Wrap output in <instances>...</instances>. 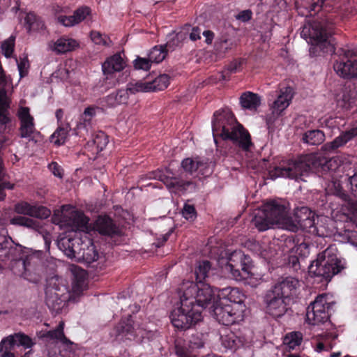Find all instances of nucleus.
<instances>
[{
  "label": "nucleus",
  "instance_id": "obj_27",
  "mask_svg": "<svg viewBox=\"0 0 357 357\" xmlns=\"http://www.w3.org/2000/svg\"><path fill=\"white\" fill-rule=\"evenodd\" d=\"M132 93H134L133 84L130 83L126 89H119L116 93H112L105 97L103 105L114 107L118 105L126 103L129 94Z\"/></svg>",
  "mask_w": 357,
  "mask_h": 357
},
{
  "label": "nucleus",
  "instance_id": "obj_64",
  "mask_svg": "<svg viewBox=\"0 0 357 357\" xmlns=\"http://www.w3.org/2000/svg\"><path fill=\"white\" fill-rule=\"evenodd\" d=\"M202 35L205 37V43L211 45L215 37L214 33L211 30H206L203 31Z\"/></svg>",
  "mask_w": 357,
  "mask_h": 357
},
{
  "label": "nucleus",
  "instance_id": "obj_26",
  "mask_svg": "<svg viewBox=\"0 0 357 357\" xmlns=\"http://www.w3.org/2000/svg\"><path fill=\"white\" fill-rule=\"evenodd\" d=\"M237 47V41L235 38L228 34H223L218 37L214 43V50L220 56H224Z\"/></svg>",
  "mask_w": 357,
  "mask_h": 357
},
{
  "label": "nucleus",
  "instance_id": "obj_58",
  "mask_svg": "<svg viewBox=\"0 0 357 357\" xmlns=\"http://www.w3.org/2000/svg\"><path fill=\"white\" fill-rule=\"evenodd\" d=\"M180 44V40L177 36L174 37L169 41L166 43V44L163 45L167 52H172L175 50L176 47H178Z\"/></svg>",
  "mask_w": 357,
  "mask_h": 357
},
{
  "label": "nucleus",
  "instance_id": "obj_29",
  "mask_svg": "<svg viewBox=\"0 0 357 357\" xmlns=\"http://www.w3.org/2000/svg\"><path fill=\"white\" fill-rule=\"evenodd\" d=\"M134 320L132 316L129 314L127 317H123L115 326L114 331L116 336H123L126 339L131 340L134 336Z\"/></svg>",
  "mask_w": 357,
  "mask_h": 357
},
{
  "label": "nucleus",
  "instance_id": "obj_59",
  "mask_svg": "<svg viewBox=\"0 0 357 357\" xmlns=\"http://www.w3.org/2000/svg\"><path fill=\"white\" fill-rule=\"evenodd\" d=\"M173 232L172 229H170L165 234L162 235L161 237L158 238L153 243V245H155L156 248H160L165 245V243L169 238L170 235Z\"/></svg>",
  "mask_w": 357,
  "mask_h": 357
},
{
  "label": "nucleus",
  "instance_id": "obj_39",
  "mask_svg": "<svg viewBox=\"0 0 357 357\" xmlns=\"http://www.w3.org/2000/svg\"><path fill=\"white\" fill-rule=\"evenodd\" d=\"M73 225L77 229L83 230L88 228L89 218L81 211H74L71 213Z\"/></svg>",
  "mask_w": 357,
  "mask_h": 357
},
{
  "label": "nucleus",
  "instance_id": "obj_7",
  "mask_svg": "<svg viewBox=\"0 0 357 357\" xmlns=\"http://www.w3.org/2000/svg\"><path fill=\"white\" fill-rule=\"evenodd\" d=\"M289 204L282 199L266 202L262 208L258 210L252 219V223L259 231H264L275 225L288 222Z\"/></svg>",
  "mask_w": 357,
  "mask_h": 357
},
{
  "label": "nucleus",
  "instance_id": "obj_11",
  "mask_svg": "<svg viewBox=\"0 0 357 357\" xmlns=\"http://www.w3.org/2000/svg\"><path fill=\"white\" fill-rule=\"evenodd\" d=\"M81 241L80 238H68L66 243H63L66 255L75 257L77 255L88 264L97 261L101 253L98 251L94 243L89 239L88 243L82 242L79 247Z\"/></svg>",
  "mask_w": 357,
  "mask_h": 357
},
{
  "label": "nucleus",
  "instance_id": "obj_8",
  "mask_svg": "<svg viewBox=\"0 0 357 357\" xmlns=\"http://www.w3.org/2000/svg\"><path fill=\"white\" fill-rule=\"evenodd\" d=\"M252 263L249 255H245L241 250H235L229 255L225 269L231 273L234 280L250 284L248 280L252 279Z\"/></svg>",
  "mask_w": 357,
  "mask_h": 357
},
{
  "label": "nucleus",
  "instance_id": "obj_51",
  "mask_svg": "<svg viewBox=\"0 0 357 357\" xmlns=\"http://www.w3.org/2000/svg\"><path fill=\"white\" fill-rule=\"evenodd\" d=\"M202 334L196 333L190 336L188 345L191 349H200L204 347V342L203 340Z\"/></svg>",
  "mask_w": 357,
  "mask_h": 357
},
{
  "label": "nucleus",
  "instance_id": "obj_34",
  "mask_svg": "<svg viewBox=\"0 0 357 357\" xmlns=\"http://www.w3.org/2000/svg\"><path fill=\"white\" fill-rule=\"evenodd\" d=\"M11 238L8 235V231L5 228L0 229V261H4L3 257H8L12 251L15 252V248L11 247Z\"/></svg>",
  "mask_w": 357,
  "mask_h": 357
},
{
  "label": "nucleus",
  "instance_id": "obj_3",
  "mask_svg": "<svg viewBox=\"0 0 357 357\" xmlns=\"http://www.w3.org/2000/svg\"><path fill=\"white\" fill-rule=\"evenodd\" d=\"M211 291H179L180 307L171 313V321L174 327L186 330L195 325L202 319L201 312L195 309L205 307L213 301Z\"/></svg>",
  "mask_w": 357,
  "mask_h": 357
},
{
  "label": "nucleus",
  "instance_id": "obj_18",
  "mask_svg": "<svg viewBox=\"0 0 357 357\" xmlns=\"http://www.w3.org/2000/svg\"><path fill=\"white\" fill-rule=\"evenodd\" d=\"M211 269V263L208 261H203L195 268V283L191 282L188 287V290H238V287H227L222 289L214 288L208 282V273Z\"/></svg>",
  "mask_w": 357,
  "mask_h": 357
},
{
  "label": "nucleus",
  "instance_id": "obj_21",
  "mask_svg": "<svg viewBox=\"0 0 357 357\" xmlns=\"http://www.w3.org/2000/svg\"><path fill=\"white\" fill-rule=\"evenodd\" d=\"M14 209L18 214L40 219H46L51 214V211L45 206L31 205L24 201L15 204Z\"/></svg>",
  "mask_w": 357,
  "mask_h": 357
},
{
  "label": "nucleus",
  "instance_id": "obj_52",
  "mask_svg": "<svg viewBox=\"0 0 357 357\" xmlns=\"http://www.w3.org/2000/svg\"><path fill=\"white\" fill-rule=\"evenodd\" d=\"M61 281L62 278L57 275L47 278L45 290H59Z\"/></svg>",
  "mask_w": 357,
  "mask_h": 357
},
{
  "label": "nucleus",
  "instance_id": "obj_61",
  "mask_svg": "<svg viewBox=\"0 0 357 357\" xmlns=\"http://www.w3.org/2000/svg\"><path fill=\"white\" fill-rule=\"evenodd\" d=\"M49 168L53 173V174L55 176H57L59 178H62L63 176V169H61V166L58 165L56 162H52L49 165Z\"/></svg>",
  "mask_w": 357,
  "mask_h": 357
},
{
  "label": "nucleus",
  "instance_id": "obj_23",
  "mask_svg": "<svg viewBox=\"0 0 357 357\" xmlns=\"http://www.w3.org/2000/svg\"><path fill=\"white\" fill-rule=\"evenodd\" d=\"M94 229L107 236H120L121 231L109 215H99L94 223Z\"/></svg>",
  "mask_w": 357,
  "mask_h": 357
},
{
  "label": "nucleus",
  "instance_id": "obj_41",
  "mask_svg": "<svg viewBox=\"0 0 357 357\" xmlns=\"http://www.w3.org/2000/svg\"><path fill=\"white\" fill-rule=\"evenodd\" d=\"M214 163L209 161L207 158H199L197 160L198 173L202 176L206 177L211 175L213 171Z\"/></svg>",
  "mask_w": 357,
  "mask_h": 357
},
{
  "label": "nucleus",
  "instance_id": "obj_25",
  "mask_svg": "<svg viewBox=\"0 0 357 357\" xmlns=\"http://www.w3.org/2000/svg\"><path fill=\"white\" fill-rule=\"evenodd\" d=\"M357 137V127L343 131L332 142L324 144L321 149L326 152H333L338 148L344 146L348 142Z\"/></svg>",
  "mask_w": 357,
  "mask_h": 357
},
{
  "label": "nucleus",
  "instance_id": "obj_35",
  "mask_svg": "<svg viewBox=\"0 0 357 357\" xmlns=\"http://www.w3.org/2000/svg\"><path fill=\"white\" fill-rule=\"evenodd\" d=\"M239 100L241 107L250 110L257 109L261 104L260 97L250 91L243 93Z\"/></svg>",
  "mask_w": 357,
  "mask_h": 357
},
{
  "label": "nucleus",
  "instance_id": "obj_49",
  "mask_svg": "<svg viewBox=\"0 0 357 357\" xmlns=\"http://www.w3.org/2000/svg\"><path fill=\"white\" fill-rule=\"evenodd\" d=\"M183 217L188 221H194L197 218V211L192 204L185 203L181 211Z\"/></svg>",
  "mask_w": 357,
  "mask_h": 357
},
{
  "label": "nucleus",
  "instance_id": "obj_30",
  "mask_svg": "<svg viewBox=\"0 0 357 357\" xmlns=\"http://www.w3.org/2000/svg\"><path fill=\"white\" fill-rule=\"evenodd\" d=\"M10 107V100L7 96L5 88H0V125L6 126L10 123L11 119L9 116V109Z\"/></svg>",
  "mask_w": 357,
  "mask_h": 357
},
{
  "label": "nucleus",
  "instance_id": "obj_37",
  "mask_svg": "<svg viewBox=\"0 0 357 357\" xmlns=\"http://www.w3.org/2000/svg\"><path fill=\"white\" fill-rule=\"evenodd\" d=\"M245 62V59L243 58L234 59L229 64H228L226 71L221 72L220 73L218 79L220 81L229 80L230 79L231 74L238 72Z\"/></svg>",
  "mask_w": 357,
  "mask_h": 357
},
{
  "label": "nucleus",
  "instance_id": "obj_19",
  "mask_svg": "<svg viewBox=\"0 0 357 357\" xmlns=\"http://www.w3.org/2000/svg\"><path fill=\"white\" fill-rule=\"evenodd\" d=\"M151 75L146 77V81L135 82V91L142 92H155L162 91L167 88L170 82V77L167 74H161L150 79Z\"/></svg>",
  "mask_w": 357,
  "mask_h": 357
},
{
  "label": "nucleus",
  "instance_id": "obj_60",
  "mask_svg": "<svg viewBox=\"0 0 357 357\" xmlns=\"http://www.w3.org/2000/svg\"><path fill=\"white\" fill-rule=\"evenodd\" d=\"M288 265L294 271H297L300 269L299 259L296 255H290L288 257Z\"/></svg>",
  "mask_w": 357,
  "mask_h": 357
},
{
  "label": "nucleus",
  "instance_id": "obj_16",
  "mask_svg": "<svg viewBox=\"0 0 357 357\" xmlns=\"http://www.w3.org/2000/svg\"><path fill=\"white\" fill-rule=\"evenodd\" d=\"M84 291H67L61 295L56 291H45V303L52 312L56 314L61 312L68 302L76 303L79 301Z\"/></svg>",
  "mask_w": 357,
  "mask_h": 357
},
{
  "label": "nucleus",
  "instance_id": "obj_1",
  "mask_svg": "<svg viewBox=\"0 0 357 357\" xmlns=\"http://www.w3.org/2000/svg\"><path fill=\"white\" fill-rule=\"evenodd\" d=\"M344 167L334 158H328L321 153H312L289 160L275 167L278 176L287 177L296 181H305L304 177L314 172L328 182L333 183L335 195L343 201H348L349 195L342 185L350 190L357 199V171L352 176H342Z\"/></svg>",
  "mask_w": 357,
  "mask_h": 357
},
{
  "label": "nucleus",
  "instance_id": "obj_6",
  "mask_svg": "<svg viewBox=\"0 0 357 357\" xmlns=\"http://www.w3.org/2000/svg\"><path fill=\"white\" fill-rule=\"evenodd\" d=\"M210 294L213 295V301L204 307L213 309V314L220 324L229 326L243 319L246 307L242 299L232 300L231 295L229 298H220L218 291H211Z\"/></svg>",
  "mask_w": 357,
  "mask_h": 357
},
{
  "label": "nucleus",
  "instance_id": "obj_13",
  "mask_svg": "<svg viewBox=\"0 0 357 357\" xmlns=\"http://www.w3.org/2000/svg\"><path fill=\"white\" fill-rule=\"evenodd\" d=\"M150 178L162 181L167 188L174 192H184L192 182L186 177L183 178L182 173L176 176L170 169H159L153 171Z\"/></svg>",
  "mask_w": 357,
  "mask_h": 357
},
{
  "label": "nucleus",
  "instance_id": "obj_55",
  "mask_svg": "<svg viewBox=\"0 0 357 357\" xmlns=\"http://www.w3.org/2000/svg\"><path fill=\"white\" fill-rule=\"evenodd\" d=\"M252 17V12L250 9L243 10L236 15V19L242 22H248Z\"/></svg>",
  "mask_w": 357,
  "mask_h": 357
},
{
  "label": "nucleus",
  "instance_id": "obj_24",
  "mask_svg": "<svg viewBox=\"0 0 357 357\" xmlns=\"http://www.w3.org/2000/svg\"><path fill=\"white\" fill-rule=\"evenodd\" d=\"M18 118L20 121V135L22 138H27L32 135L35 130L34 119L30 114L29 107H22L19 109Z\"/></svg>",
  "mask_w": 357,
  "mask_h": 357
},
{
  "label": "nucleus",
  "instance_id": "obj_12",
  "mask_svg": "<svg viewBox=\"0 0 357 357\" xmlns=\"http://www.w3.org/2000/svg\"><path fill=\"white\" fill-rule=\"evenodd\" d=\"M330 293H324L317 296L315 301L312 302L307 308L306 319L307 321L312 325H319L326 322L329 319L328 312L326 307L329 308L333 301H328Z\"/></svg>",
  "mask_w": 357,
  "mask_h": 357
},
{
  "label": "nucleus",
  "instance_id": "obj_42",
  "mask_svg": "<svg viewBox=\"0 0 357 357\" xmlns=\"http://www.w3.org/2000/svg\"><path fill=\"white\" fill-rule=\"evenodd\" d=\"M303 336L300 332H292L286 335L284 342L289 349H294L301 344Z\"/></svg>",
  "mask_w": 357,
  "mask_h": 357
},
{
  "label": "nucleus",
  "instance_id": "obj_33",
  "mask_svg": "<svg viewBox=\"0 0 357 357\" xmlns=\"http://www.w3.org/2000/svg\"><path fill=\"white\" fill-rule=\"evenodd\" d=\"M326 139L324 131L319 129L305 131L301 137V142L310 146H318L321 144Z\"/></svg>",
  "mask_w": 357,
  "mask_h": 357
},
{
  "label": "nucleus",
  "instance_id": "obj_47",
  "mask_svg": "<svg viewBox=\"0 0 357 357\" xmlns=\"http://www.w3.org/2000/svg\"><path fill=\"white\" fill-rule=\"evenodd\" d=\"M90 128L91 124L89 123L85 122L80 119V121L77 123L76 128L74 129V132L79 137H82L86 139V137L89 135Z\"/></svg>",
  "mask_w": 357,
  "mask_h": 357
},
{
  "label": "nucleus",
  "instance_id": "obj_62",
  "mask_svg": "<svg viewBox=\"0 0 357 357\" xmlns=\"http://www.w3.org/2000/svg\"><path fill=\"white\" fill-rule=\"evenodd\" d=\"M90 36H91V38L92 41L94 43H96L97 45H105V41L104 40L100 32L96 31H92L91 32Z\"/></svg>",
  "mask_w": 357,
  "mask_h": 357
},
{
  "label": "nucleus",
  "instance_id": "obj_10",
  "mask_svg": "<svg viewBox=\"0 0 357 357\" xmlns=\"http://www.w3.org/2000/svg\"><path fill=\"white\" fill-rule=\"evenodd\" d=\"M342 267L337 259L326 258L324 254H319L316 260L312 261L308 267L309 274L312 276L321 278L328 282L332 277L341 271Z\"/></svg>",
  "mask_w": 357,
  "mask_h": 357
},
{
  "label": "nucleus",
  "instance_id": "obj_36",
  "mask_svg": "<svg viewBox=\"0 0 357 357\" xmlns=\"http://www.w3.org/2000/svg\"><path fill=\"white\" fill-rule=\"evenodd\" d=\"M70 130L68 123H61L50 137V141L56 146L65 144Z\"/></svg>",
  "mask_w": 357,
  "mask_h": 357
},
{
  "label": "nucleus",
  "instance_id": "obj_9",
  "mask_svg": "<svg viewBox=\"0 0 357 357\" xmlns=\"http://www.w3.org/2000/svg\"><path fill=\"white\" fill-rule=\"evenodd\" d=\"M337 55L333 68L336 73L343 78L357 77V47L352 49L340 48L335 53Z\"/></svg>",
  "mask_w": 357,
  "mask_h": 357
},
{
  "label": "nucleus",
  "instance_id": "obj_50",
  "mask_svg": "<svg viewBox=\"0 0 357 357\" xmlns=\"http://www.w3.org/2000/svg\"><path fill=\"white\" fill-rule=\"evenodd\" d=\"M15 47V38L11 36L8 40H5L1 45V50L4 56L10 58L14 51Z\"/></svg>",
  "mask_w": 357,
  "mask_h": 357
},
{
  "label": "nucleus",
  "instance_id": "obj_17",
  "mask_svg": "<svg viewBox=\"0 0 357 357\" xmlns=\"http://www.w3.org/2000/svg\"><path fill=\"white\" fill-rule=\"evenodd\" d=\"M126 66V63L120 54H115L107 59L102 63V68L105 79L103 85L109 89L114 86L118 80L115 73L121 71Z\"/></svg>",
  "mask_w": 357,
  "mask_h": 357
},
{
  "label": "nucleus",
  "instance_id": "obj_2",
  "mask_svg": "<svg viewBox=\"0 0 357 357\" xmlns=\"http://www.w3.org/2000/svg\"><path fill=\"white\" fill-rule=\"evenodd\" d=\"M212 130L218 152L226 156L234 151L227 147L231 142L239 151H248L253 146L251 135L229 109L217 110L212 119Z\"/></svg>",
  "mask_w": 357,
  "mask_h": 357
},
{
  "label": "nucleus",
  "instance_id": "obj_57",
  "mask_svg": "<svg viewBox=\"0 0 357 357\" xmlns=\"http://www.w3.org/2000/svg\"><path fill=\"white\" fill-rule=\"evenodd\" d=\"M95 114V109L91 107H88L84 109L80 119L91 124V120Z\"/></svg>",
  "mask_w": 357,
  "mask_h": 357
},
{
  "label": "nucleus",
  "instance_id": "obj_45",
  "mask_svg": "<svg viewBox=\"0 0 357 357\" xmlns=\"http://www.w3.org/2000/svg\"><path fill=\"white\" fill-rule=\"evenodd\" d=\"M93 142L97 149L102 151L109 142L108 137L104 132L99 131L93 137Z\"/></svg>",
  "mask_w": 357,
  "mask_h": 357
},
{
  "label": "nucleus",
  "instance_id": "obj_43",
  "mask_svg": "<svg viewBox=\"0 0 357 357\" xmlns=\"http://www.w3.org/2000/svg\"><path fill=\"white\" fill-rule=\"evenodd\" d=\"M10 222L11 225L24 226L27 228H35L38 226L36 220L24 216H15L10 219Z\"/></svg>",
  "mask_w": 357,
  "mask_h": 357
},
{
  "label": "nucleus",
  "instance_id": "obj_46",
  "mask_svg": "<svg viewBox=\"0 0 357 357\" xmlns=\"http://www.w3.org/2000/svg\"><path fill=\"white\" fill-rule=\"evenodd\" d=\"M91 14V8L88 6H81L77 8L73 15V18L75 20V23L77 24L84 20L88 15Z\"/></svg>",
  "mask_w": 357,
  "mask_h": 357
},
{
  "label": "nucleus",
  "instance_id": "obj_31",
  "mask_svg": "<svg viewBox=\"0 0 357 357\" xmlns=\"http://www.w3.org/2000/svg\"><path fill=\"white\" fill-rule=\"evenodd\" d=\"M300 286L301 282L297 278L290 275H282L274 282L272 290H296Z\"/></svg>",
  "mask_w": 357,
  "mask_h": 357
},
{
  "label": "nucleus",
  "instance_id": "obj_4",
  "mask_svg": "<svg viewBox=\"0 0 357 357\" xmlns=\"http://www.w3.org/2000/svg\"><path fill=\"white\" fill-rule=\"evenodd\" d=\"M3 259L5 260L1 261L0 273L8 268L14 275L23 277L30 282L38 284L41 281L40 259L36 253L26 248H15V252L9 254V258Z\"/></svg>",
  "mask_w": 357,
  "mask_h": 357
},
{
  "label": "nucleus",
  "instance_id": "obj_5",
  "mask_svg": "<svg viewBox=\"0 0 357 357\" xmlns=\"http://www.w3.org/2000/svg\"><path fill=\"white\" fill-rule=\"evenodd\" d=\"M333 25L314 22L304 26L301 36L311 44L309 52L311 57L324 56L326 54L335 53V48L333 43Z\"/></svg>",
  "mask_w": 357,
  "mask_h": 357
},
{
  "label": "nucleus",
  "instance_id": "obj_63",
  "mask_svg": "<svg viewBox=\"0 0 357 357\" xmlns=\"http://www.w3.org/2000/svg\"><path fill=\"white\" fill-rule=\"evenodd\" d=\"M201 29L198 26H194L190 33L189 38L192 41H196L201 38Z\"/></svg>",
  "mask_w": 357,
  "mask_h": 357
},
{
  "label": "nucleus",
  "instance_id": "obj_40",
  "mask_svg": "<svg viewBox=\"0 0 357 357\" xmlns=\"http://www.w3.org/2000/svg\"><path fill=\"white\" fill-rule=\"evenodd\" d=\"M167 53L163 45H155L150 51L149 57L152 63H159L165 59Z\"/></svg>",
  "mask_w": 357,
  "mask_h": 357
},
{
  "label": "nucleus",
  "instance_id": "obj_14",
  "mask_svg": "<svg viewBox=\"0 0 357 357\" xmlns=\"http://www.w3.org/2000/svg\"><path fill=\"white\" fill-rule=\"evenodd\" d=\"M266 311L275 317L282 316L287 310V306L293 303V298L289 291H270L266 298Z\"/></svg>",
  "mask_w": 357,
  "mask_h": 357
},
{
  "label": "nucleus",
  "instance_id": "obj_32",
  "mask_svg": "<svg viewBox=\"0 0 357 357\" xmlns=\"http://www.w3.org/2000/svg\"><path fill=\"white\" fill-rule=\"evenodd\" d=\"M64 322L60 321L56 328L48 331L39 335L41 339H49L51 340H57L66 344L67 347L72 346L73 343L70 342L64 335Z\"/></svg>",
  "mask_w": 357,
  "mask_h": 357
},
{
  "label": "nucleus",
  "instance_id": "obj_38",
  "mask_svg": "<svg viewBox=\"0 0 357 357\" xmlns=\"http://www.w3.org/2000/svg\"><path fill=\"white\" fill-rule=\"evenodd\" d=\"M24 22L28 32L39 31L44 26V23L40 17L33 13H27L24 18Z\"/></svg>",
  "mask_w": 357,
  "mask_h": 357
},
{
  "label": "nucleus",
  "instance_id": "obj_20",
  "mask_svg": "<svg viewBox=\"0 0 357 357\" xmlns=\"http://www.w3.org/2000/svg\"><path fill=\"white\" fill-rule=\"evenodd\" d=\"M294 218L300 227L310 229L318 236H323L315 225L314 213L307 206L297 207L294 210Z\"/></svg>",
  "mask_w": 357,
  "mask_h": 357
},
{
  "label": "nucleus",
  "instance_id": "obj_22",
  "mask_svg": "<svg viewBox=\"0 0 357 357\" xmlns=\"http://www.w3.org/2000/svg\"><path fill=\"white\" fill-rule=\"evenodd\" d=\"M294 96L293 89L290 86L280 89L277 98L273 102L271 109L275 117H278L290 105Z\"/></svg>",
  "mask_w": 357,
  "mask_h": 357
},
{
  "label": "nucleus",
  "instance_id": "obj_56",
  "mask_svg": "<svg viewBox=\"0 0 357 357\" xmlns=\"http://www.w3.org/2000/svg\"><path fill=\"white\" fill-rule=\"evenodd\" d=\"M325 1L326 0H312L309 10L310 15L319 13L323 8Z\"/></svg>",
  "mask_w": 357,
  "mask_h": 357
},
{
  "label": "nucleus",
  "instance_id": "obj_54",
  "mask_svg": "<svg viewBox=\"0 0 357 357\" xmlns=\"http://www.w3.org/2000/svg\"><path fill=\"white\" fill-rule=\"evenodd\" d=\"M57 21L62 25L65 26H73L75 24V20L73 18V15L66 16V15H59L57 17Z\"/></svg>",
  "mask_w": 357,
  "mask_h": 357
},
{
  "label": "nucleus",
  "instance_id": "obj_15",
  "mask_svg": "<svg viewBox=\"0 0 357 357\" xmlns=\"http://www.w3.org/2000/svg\"><path fill=\"white\" fill-rule=\"evenodd\" d=\"M36 342L27 335L19 332L10 335L0 342V357H15L12 350L15 346L30 349Z\"/></svg>",
  "mask_w": 357,
  "mask_h": 357
},
{
  "label": "nucleus",
  "instance_id": "obj_53",
  "mask_svg": "<svg viewBox=\"0 0 357 357\" xmlns=\"http://www.w3.org/2000/svg\"><path fill=\"white\" fill-rule=\"evenodd\" d=\"M86 279V273L84 270L80 269L75 275V282L77 288H82Z\"/></svg>",
  "mask_w": 357,
  "mask_h": 357
},
{
  "label": "nucleus",
  "instance_id": "obj_44",
  "mask_svg": "<svg viewBox=\"0 0 357 357\" xmlns=\"http://www.w3.org/2000/svg\"><path fill=\"white\" fill-rule=\"evenodd\" d=\"M194 160L191 158H187L182 160L181 166L183 172L187 174L192 175V174L197 170V160Z\"/></svg>",
  "mask_w": 357,
  "mask_h": 357
},
{
  "label": "nucleus",
  "instance_id": "obj_28",
  "mask_svg": "<svg viewBox=\"0 0 357 357\" xmlns=\"http://www.w3.org/2000/svg\"><path fill=\"white\" fill-rule=\"evenodd\" d=\"M49 45L52 51L61 54L74 50L79 44L77 40L73 38L62 36L55 42H51Z\"/></svg>",
  "mask_w": 357,
  "mask_h": 357
},
{
  "label": "nucleus",
  "instance_id": "obj_48",
  "mask_svg": "<svg viewBox=\"0 0 357 357\" xmlns=\"http://www.w3.org/2000/svg\"><path fill=\"white\" fill-rule=\"evenodd\" d=\"M151 63L152 61L150 60L149 57L146 59L137 56L135 59V76L137 75V72L141 70L146 72L149 71L151 68Z\"/></svg>",
  "mask_w": 357,
  "mask_h": 357
}]
</instances>
